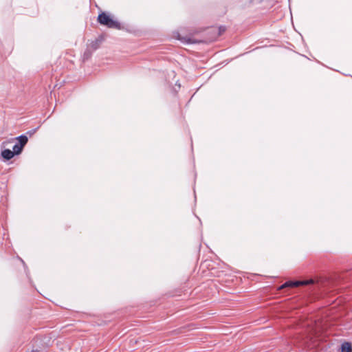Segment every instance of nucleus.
<instances>
[{
	"instance_id": "nucleus-3",
	"label": "nucleus",
	"mask_w": 352,
	"mask_h": 352,
	"mask_svg": "<svg viewBox=\"0 0 352 352\" xmlns=\"http://www.w3.org/2000/svg\"><path fill=\"white\" fill-rule=\"evenodd\" d=\"M175 37L177 40L180 41L182 43L184 44H191V43H195V40L192 39V38L189 36H182L179 32L176 33Z\"/></svg>"
},
{
	"instance_id": "nucleus-7",
	"label": "nucleus",
	"mask_w": 352,
	"mask_h": 352,
	"mask_svg": "<svg viewBox=\"0 0 352 352\" xmlns=\"http://www.w3.org/2000/svg\"><path fill=\"white\" fill-rule=\"evenodd\" d=\"M16 139L19 140V144H20L23 148L25 146V145L27 144L28 139V137L25 135H21L16 138Z\"/></svg>"
},
{
	"instance_id": "nucleus-10",
	"label": "nucleus",
	"mask_w": 352,
	"mask_h": 352,
	"mask_svg": "<svg viewBox=\"0 0 352 352\" xmlns=\"http://www.w3.org/2000/svg\"><path fill=\"white\" fill-rule=\"evenodd\" d=\"M38 127L36 128V129H32L30 131H28L27 132V134L30 135V136L32 135L33 134L35 133V132L37 131Z\"/></svg>"
},
{
	"instance_id": "nucleus-8",
	"label": "nucleus",
	"mask_w": 352,
	"mask_h": 352,
	"mask_svg": "<svg viewBox=\"0 0 352 352\" xmlns=\"http://www.w3.org/2000/svg\"><path fill=\"white\" fill-rule=\"evenodd\" d=\"M93 50H91L89 47L85 50L83 54V60L85 61L91 58L92 56Z\"/></svg>"
},
{
	"instance_id": "nucleus-12",
	"label": "nucleus",
	"mask_w": 352,
	"mask_h": 352,
	"mask_svg": "<svg viewBox=\"0 0 352 352\" xmlns=\"http://www.w3.org/2000/svg\"><path fill=\"white\" fill-rule=\"evenodd\" d=\"M28 352H38V350H32L31 351H28Z\"/></svg>"
},
{
	"instance_id": "nucleus-1",
	"label": "nucleus",
	"mask_w": 352,
	"mask_h": 352,
	"mask_svg": "<svg viewBox=\"0 0 352 352\" xmlns=\"http://www.w3.org/2000/svg\"><path fill=\"white\" fill-rule=\"evenodd\" d=\"M98 22L104 26L109 28H113L116 30L121 29L120 23L114 19H113L109 14L104 12H102L98 16Z\"/></svg>"
},
{
	"instance_id": "nucleus-2",
	"label": "nucleus",
	"mask_w": 352,
	"mask_h": 352,
	"mask_svg": "<svg viewBox=\"0 0 352 352\" xmlns=\"http://www.w3.org/2000/svg\"><path fill=\"white\" fill-rule=\"evenodd\" d=\"M313 283V280H296V281H287L284 284H283L280 289H283L285 287H296L300 285H307L308 284Z\"/></svg>"
},
{
	"instance_id": "nucleus-11",
	"label": "nucleus",
	"mask_w": 352,
	"mask_h": 352,
	"mask_svg": "<svg viewBox=\"0 0 352 352\" xmlns=\"http://www.w3.org/2000/svg\"><path fill=\"white\" fill-rule=\"evenodd\" d=\"M225 31H226V28L225 27H223V26L219 27V33L220 34H221L222 32H223Z\"/></svg>"
},
{
	"instance_id": "nucleus-5",
	"label": "nucleus",
	"mask_w": 352,
	"mask_h": 352,
	"mask_svg": "<svg viewBox=\"0 0 352 352\" xmlns=\"http://www.w3.org/2000/svg\"><path fill=\"white\" fill-rule=\"evenodd\" d=\"M352 347L351 343L345 342L341 345V352H351Z\"/></svg>"
},
{
	"instance_id": "nucleus-4",
	"label": "nucleus",
	"mask_w": 352,
	"mask_h": 352,
	"mask_svg": "<svg viewBox=\"0 0 352 352\" xmlns=\"http://www.w3.org/2000/svg\"><path fill=\"white\" fill-rule=\"evenodd\" d=\"M1 156L5 160L8 161L11 160L14 155L11 150L6 148L1 151Z\"/></svg>"
},
{
	"instance_id": "nucleus-6",
	"label": "nucleus",
	"mask_w": 352,
	"mask_h": 352,
	"mask_svg": "<svg viewBox=\"0 0 352 352\" xmlns=\"http://www.w3.org/2000/svg\"><path fill=\"white\" fill-rule=\"evenodd\" d=\"M100 43L101 41H100L99 39H96L95 41H91V43L89 44L88 47L93 51H95L99 48Z\"/></svg>"
},
{
	"instance_id": "nucleus-9",
	"label": "nucleus",
	"mask_w": 352,
	"mask_h": 352,
	"mask_svg": "<svg viewBox=\"0 0 352 352\" xmlns=\"http://www.w3.org/2000/svg\"><path fill=\"white\" fill-rule=\"evenodd\" d=\"M23 147L19 144H16L13 146V148H12V152L14 153V155H19L22 151H23Z\"/></svg>"
}]
</instances>
